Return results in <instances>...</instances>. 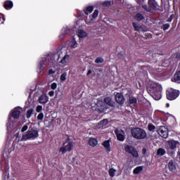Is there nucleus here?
Returning a JSON list of instances; mask_svg holds the SVG:
<instances>
[{
	"mask_svg": "<svg viewBox=\"0 0 180 180\" xmlns=\"http://www.w3.org/2000/svg\"><path fill=\"white\" fill-rule=\"evenodd\" d=\"M22 112V108L19 107H16L14 108L11 112L8 115V122L7 123V129L8 130L12 129L15 125V120L13 119H19L20 117V113Z\"/></svg>",
	"mask_w": 180,
	"mask_h": 180,
	"instance_id": "nucleus-1",
	"label": "nucleus"
},
{
	"mask_svg": "<svg viewBox=\"0 0 180 180\" xmlns=\"http://www.w3.org/2000/svg\"><path fill=\"white\" fill-rule=\"evenodd\" d=\"M150 92L152 94V97L155 101H160L161 99V92H162V86L161 84L155 82H152L150 84Z\"/></svg>",
	"mask_w": 180,
	"mask_h": 180,
	"instance_id": "nucleus-2",
	"label": "nucleus"
},
{
	"mask_svg": "<svg viewBox=\"0 0 180 180\" xmlns=\"http://www.w3.org/2000/svg\"><path fill=\"white\" fill-rule=\"evenodd\" d=\"M39 137V130L30 128L26 134H23L20 141H27V140H36Z\"/></svg>",
	"mask_w": 180,
	"mask_h": 180,
	"instance_id": "nucleus-3",
	"label": "nucleus"
},
{
	"mask_svg": "<svg viewBox=\"0 0 180 180\" xmlns=\"http://www.w3.org/2000/svg\"><path fill=\"white\" fill-rule=\"evenodd\" d=\"M131 133L132 137L136 140H143L147 137V133L141 128H133Z\"/></svg>",
	"mask_w": 180,
	"mask_h": 180,
	"instance_id": "nucleus-4",
	"label": "nucleus"
},
{
	"mask_svg": "<svg viewBox=\"0 0 180 180\" xmlns=\"http://www.w3.org/2000/svg\"><path fill=\"white\" fill-rule=\"evenodd\" d=\"M72 148H74V142L70 138H68L63 143V146L60 148L59 151L62 154H65L67 151H72Z\"/></svg>",
	"mask_w": 180,
	"mask_h": 180,
	"instance_id": "nucleus-5",
	"label": "nucleus"
},
{
	"mask_svg": "<svg viewBox=\"0 0 180 180\" xmlns=\"http://www.w3.org/2000/svg\"><path fill=\"white\" fill-rule=\"evenodd\" d=\"M1 169L3 172V180H11L9 178V163L6 160L1 162Z\"/></svg>",
	"mask_w": 180,
	"mask_h": 180,
	"instance_id": "nucleus-6",
	"label": "nucleus"
},
{
	"mask_svg": "<svg viewBox=\"0 0 180 180\" xmlns=\"http://www.w3.org/2000/svg\"><path fill=\"white\" fill-rule=\"evenodd\" d=\"M142 8L146 11V12H150V13H154L157 9H158V4L155 0H149L148 6L146 5L142 6Z\"/></svg>",
	"mask_w": 180,
	"mask_h": 180,
	"instance_id": "nucleus-7",
	"label": "nucleus"
},
{
	"mask_svg": "<svg viewBox=\"0 0 180 180\" xmlns=\"http://www.w3.org/2000/svg\"><path fill=\"white\" fill-rule=\"evenodd\" d=\"M167 99L169 101H174L178 96H179V91L175 90L174 89H168L166 91Z\"/></svg>",
	"mask_w": 180,
	"mask_h": 180,
	"instance_id": "nucleus-8",
	"label": "nucleus"
},
{
	"mask_svg": "<svg viewBox=\"0 0 180 180\" xmlns=\"http://www.w3.org/2000/svg\"><path fill=\"white\" fill-rule=\"evenodd\" d=\"M124 151L126 153H128V154L132 155V157H134V158H139V153L134 147L127 145L124 148Z\"/></svg>",
	"mask_w": 180,
	"mask_h": 180,
	"instance_id": "nucleus-9",
	"label": "nucleus"
},
{
	"mask_svg": "<svg viewBox=\"0 0 180 180\" xmlns=\"http://www.w3.org/2000/svg\"><path fill=\"white\" fill-rule=\"evenodd\" d=\"M158 134L163 139L168 137V129L165 127H160L158 129Z\"/></svg>",
	"mask_w": 180,
	"mask_h": 180,
	"instance_id": "nucleus-10",
	"label": "nucleus"
},
{
	"mask_svg": "<svg viewBox=\"0 0 180 180\" xmlns=\"http://www.w3.org/2000/svg\"><path fill=\"white\" fill-rule=\"evenodd\" d=\"M46 63H47V57H44L41 59L39 62V65L38 66V74L40 75L43 70H44V65H46Z\"/></svg>",
	"mask_w": 180,
	"mask_h": 180,
	"instance_id": "nucleus-11",
	"label": "nucleus"
},
{
	"mask_svg": "<svg viewBox=\"0 0 180 180\" xmlns=\"http://www.w3.org/2000/svg\"><path fill=\"white\" fill-rule=\"evenodd\" d=\"M115 133L117 136V140H119V141H124L126 136H124V131L123 130H115Z\"/></svg>",
	"mask_w": 180,
	"mask_h": 180,
	"instance_id": "nucleus-12",
	"label": "nucleus"
},
{
	"mask_svg": "<svg viewBox=\"0 0 180 180\" xmlns=\"http://www.w3.org/2000/svg\"><path fill=\"white\" fill-rule=\"evenodd\" d=\"M115 101L117 103H119L120 105H123V103H124V97L122 94L117 93L115 95Z\"/></svg>",
	"mask_w": 180,
	"mask_h": 180,
	"instance_id": "nucleus-13",
	"label": "nucleus"
},
{
	"mask_svg": "<svg viewBox=\"0 0 180 180\" xmlns=\"http://www.w3.org/2000/svg\"><path fill=\"white\" fill-rule=\"evenodd\" d=\"M168 168L171 172H176V163L174 160H170L168 163Z\"/></svg>",
	"mask_w": 180,
	"mask_h": 180,
	"instance_id": "nucleus-14",
	"label": "nucleus"
},
{
	"mask_svg": "<svg viewBox=\"0 0 180 180\" xmlns=\"http://www.w3.org/2000/svg\"><path fill=\"white\" fill-rule=\"evenodd\" d=\"M68 44L71 49H77L78 47V42L75 40V38H71L68 41Z\"/></svg>",
	"mask_w": 180,
	"mask_h": 180,
	"instance_id": "nucleus-15",
	"label": "nucleus"
},
{
	"mask_svg": "<svg viewBox=\"0 0 180 180\" xmlns=\"http://www.w3.org/2000/svg\"><path fill=\"white\" fill-rule=\"evenodd\" d=\"M77 36L79 39H85V37H88V33L84 30H78Z\"/></svg>",
	"mask_w": 180,
	"mask_h": 180,
	"instance_id": "nucleus-16",
	"label": "nucleus"
},
{
	"mask_svg": "<svg viewBox=\"0 0 180 180\" xmlns=\"http://www.w3.org/2000/svg\"><path fill=\"white\" fill-rule=\"evenodd\" d=\"M39 103L46 104L49 102V96L46 94H42L38 99Z\"/></svg>",
	"mask_w": 180,
	"mask_h": 180,
	"instance_id": "nucleus-17",
	"label": "nucleus"
},
{
	"mask_svg": "<svg viewBox=\"0 0 180 180\" xmlns=\"http://www.w3.org/2000/svg\"><path fill=\"white\" fill-rule=\"evenodd\" d=\"M68 33H70V28H68V27H63L62 30V34L60 36V40H63V39H64V36H65V34H68Z\"/></svg>",
	"mask_w": 180,
	"mask_h": 180,
	"instance_id": "nucleus-18",
	"label": "nucleus"
},
{
	"mask_svg": "<svg viewBox=\"0 0 180 180\" xmlns=\"http://www.w3.org/2000/svg\"><path fill=\"white\" fill-rule=\"evenodd\" d=\"M169 148L171 150H174L176 148V144H178V142L176 141L171 140L168 141Z\"/></svg>",
	"mask_w": 180,
	"mask_h": 180,
	"instance_id": "nucleus-19",
	"label": "nucleus"
},
{
	"mask_svg": "<svg viewBox=\"0 0 180 180\" xmlns=\"http://www.w3.org/2000/svg\"><path fill=\"white\" fill-rule=\"evenodd\" d=\"M103 146L107 153H110V142L109 141H105L103 142Z\"/></svg>",
	"mask_w": 180,
	"mask_h": 180,
	"instance_id": "nucleus-20",
	"label": "nucleus"
},
{
	"mask_svg": "<svg viewBox=\"0 0 180 180\" xmlns=\"http://www.w3.org/2000/svg\"><path fill=\"white\" fill-rule=\"evenodd\" d=\"M104 102L105 103H106V105H108V106L113 107V105H115V103L113 102V101H112V98L110 97L105 98L104 99Z\"/></svg>",
	"mask_w": 180,
	"mask_h": 180,
	"instance_id": "nucleus-21",
	"label": "nucleus"
},
{
	"mask_svg": "<svg viewBox=\"0 0 180 180\" xmlns=\"http://www.w3.org/2000/svg\"><path fill=\"white\" fill-rule=\"evenodd\" d=\"M89 144L91 147H96L98 146V141L96 139L91 138L89 141Z\"/></svg>",
	"mask_w": 180,
	"mask_h": 180,
	"instance_id": "nucleus-22",
	"label": "nucleus"
},
{
	"mask_svg": "<svg viewBox=\"0 0 180 180\" xmlns=\"http://www.w3.org/2000/svg\"><path fill=\"white\" fill-rule=\"evenodd\" d=\"M13 7V3L11 1H7L4 3V8L5 9L9 10L12 9Z\"/></svg>",
	"mask_w": 180,
	"mask_h": 180,
	"instance_id": "nucleus-23",
	"label": "nucleus"
},
{
	"mask_svg": "<svg viewBox=\"0 0 180 180\" xmlns=\"http://www.w3.org/2000/svg\"><path fill=\"white\" fill-rule=\"evenodd\" d=\"M174 82H177V84H180V70L176 72L174 76Z\"/></svg>",
	"mask_w": 180,
	"mask_h": 180,
	"instance_id": "nucleus-24",
	"label": "nucleus"
},
{
	"mask_svg": "<svg viewBox=\"0 0 180 180\" xmlns=\"http://www.w3.org/2000/svg\"><path fill=\"white\" fill-rule=\"evenodd\" d=\"M132 25L135 30H138L139 32H141V30H143V26L139 25V23L133 22Z\"/></svg>",
	"mask_w": 180,
	"mask_h": 180,
	"instance_id": "nucleus-25",
	"label": "nucleus"
},
{
	"mask_svg": "<svg viewBox=\"0 0 180 180\" xmlns=\"http://www.w3.org/2000/svg\"><path fill=\"white\" fill-rule=\"evenodd\" d=\"M92 11H94V7L88 6L84 9V13L86 15H89V13H92Z\"/></svg>",
	"mask_w": 180,
	"mask_h": 180,
	"instance_id": "nucleus-26",
	"label": "nucleus"
},
{
	"mask_svg": "<svg viewBox=\"0 0 180 180\" xmlns=\"http://www.w3.org/2000/svg\"><path fill=\"white\" fill-rule=\"evenodd\" d=\"M68 60H70V56L66 54L63 56V58L60 60V63L65 64L68 61Z\"/></svg>",
	"mask_w": 180,
	"mask_h": 180,
	"instance_id": "nucleus-27",
	"label": "nucleus"
},
{
	"mask_svg": "<svg viewBox=\"0 0 180 180\" xmlns=\"http://www.w3.org/2000/svg\"><path fill=\"white\" fill-rule=\"evenodd\" d=\"M108 174L111 178H113L116 175V169L110 168L108 171Z\"/></svg>",
	"mask_w": 180,
	"mask_h": 180,
	"instance_id": "nucleus-28",
	"label": "nucleus"
},
{
	"mask_svg": "<svg viewBox=\"0 0 180 180\" xmlns=\"http://www.w3.org/2000/svg\"><path fill=\"white\" fill-rule=\"evenodd\" d=\"M135 19L136 20H138V22H140L141 20H143V19H144V15H143V14L141 13H137L135 15Z\"/></svg>",
	"mask_w": 180,
	"mask_h": 180,
	"instance_id": "nucleus-29",
	"label": "nucleus"
},
{
	"mask_svg": "<svg viewBox=\"0 0 180 180\" xmlns=\"http://www.w3.org/2000/svg\"><path fill=\"white\" fill-rule=\"evenodd\" d=\"M141 171H143V167L139 166L134 169V174H140V172H141Z\"/></svg>",
	"mask_w": 180,
	"mask_h": 180,
	"instance_id": "nucleus-30",
	"label": "nucleus"
},
{
	"mask_svg": "<svg viewBox=\"0 0 180 180\" xmlns=\"http://www.w3.org/2000/svg\"><path fill=\"white\" fill-rule=\"evenodd\" d=\"M165 153H166L165 150L160 148L157 151V155L162 156V155H165Z\"/></svg>",
	"mask_w": 180,
	"mask_h": 180,
	"instance_id": "nucleus-31",
	"label": "nucleus"
},
{
	"mask_svg": "<svg viewBox=\"0 0 180 180\" xmlns=\"http://www.w3.org/2000/svg\"><path fill=\"white\" fill-rule=\"evenodd\" d=\"M108 120L104 119L98 123V126H101L102 127H103V126H106V124H108Z\"/></svg>",
	"mask_w": 180,
	"mask_h": 180,
	"instance_id": "nucleus-32",
	"label": "nucleus"
},
{
	"mask_svg": "<svg viewBox=\"0 0 180 180\" xmlns=\"http://www.w3.org/2000/svg\"><path fill=\"white\" fill-rule=\"evenodd\" d=\"M32 115H33V109H29L27 112V119H30L32 117Z\"/></svg>",
	"mask_w": 180,
	"mask_h": 180,
	"instance_id": "nucleus-33",
	"label": "nucleus"
},
{
	"mask_svg": "<svg viewBox=\"0 0 180 180\" xmlns=\"http://www.w3.org/2000/svg\"><path fill=\"white\" fill-rule=\"evenodd\" d=\"M129 103L133 104V103H137V98H136L135 97H129Z\"/></svg>",
	"mask_w": 180,
	"mask_h": 180,
	"instance_id": "nucleus-34",
	"label": "nucleus"
},
{
	"mask_svg": "<svg viewBox=\"0 0 180 180\" xmlns=\"http://www.w3.org/2000/svg\"><path fill=\"white\" fill-rule=\"evenodd\" d=\"M95 63L96 64H101L103 63V58L98 57L95 60Z\"/></svg>",
	"mask_w": 180,
	"mask_h": 180,
	"instance_id": "nucleus-35",
	"label": "nucleus"
},
{
	"mask_svg": "<svg viewBox=\"0 0 180 180\" xmlns=\"http://www.w3.org/2000/svg\"><path fill=\"white\" fill-rule=\"evenodd\" d=\"M67 79V73H63L60 76V81L64 82Z\"/></svg>",
	"mask_w": 180,
	"mask_h": 180,
	"instance_id": "nucleus-36",
	"label": "nucleus"
},
{
	"mask_svg": "<svg viewBox=\"0 0 180 180\" xmlns=\"http://www.w3.org/2000/svg\"><path fill=\"white\" fill-rule=\"evenodd\" d=\"M103 6H110L112 5V1H105L102 3Z\"/></svg>",
	"mask_w": 180,
	"mask_h": 180,
	"instance_id": "nucleus-37",
	"label": "nucleus"
},
{
	"mask_svg": "<svg viewBox=\"0 0 180 180\" xmlns=\"http://www.w3.org/2000/svg\"><path fill=\"white\" fill-rule=\"evenodd\" d=\"M37 120H43V119H44V114H43V112H40L37 117Z\"/></svg>",
	"mask_w": 180,
	"mask_h": 180,
	"instance_id": "nucleus-38",
	"label": "nucleus"
},
{
	"mask_svg": "<svg viewBox=\"0 0 180 180\" xmlns=\"http://www.w3.org/2000/svg\"><path fill=\"white\" fill-rule=\"evenodd\" d=\"M148 129L149 131H154L155 130V126H154L153 124H149L148 126Z\"/></svg>",
	"mask_w": 180,
	"mask_h": 180,
	"instance_id": "nucleus-39",
	"label": "nucleus"
},
{
	"mask_svg": "<svg viewBox=\"0 0 180 180\" xmlns=\"http://www.w3.org/2000/svg\"><path fill=\"white\" fill-rule=\"evenodd\" d=\"M98 14H99V11H98V10L94 11V12L92 15L93 19H96V18H98Z\"/></svg>",
	"mask_w": 180,
	"mask_h": 180,
	"instance_id": "nucleus-40",
	"label": "nucleus"
},
{
	"mask_svg": "<svg viewBox=\"0 0 180 180\" xmlns=\"http://www.w3.org/2000/svg\"><path fill=\"white\" fill-rule=\"evenodd\" d=\"M27 129H29V127L27 125H24L21 129L22 133H25Z\"/></svg>",
	"mask_w": 180,
	"mask_h": 180,
	"instance_id": "nucleus-41",
	"label": "nucleus"
},
{
	"mask_svg": "<svg viewBox=\"0 0 180 180\" xmlns=\"http://www.w3.org/2000/svg\"><path fill=\"white\" fill-rule=\"evenodd\" d=\"M57 56H58V58H60V57H63V51L59 49L57 51Z\"/></svg>",
	"mask_w": 180,
	"mask_h": 180,
	"instance_id": "nucleus-42",
	"label": "nucleus"
},
{
	"mask_svg": "<svg viewBox=\"0 0 180 180\" xmlns=\"http://www.w3.org/2000/svg\"><path fill=\"white\" fill-rule=\"evenodd\" d=\"M43 110V106L41 105H38L37 107V112H38V113H40V112H41V110Z\"/></svg>",
	"mask_w": 180,
	"mask_h": 180,
	"instance_id": "nucleus-43",
	"label": "nucleus"
},
{
	"mask_svg": "<svg viewBox=\"0 0 180 180\" xmlns=\"http://www.w3.org/2000/svg\"><path fill=\"white\" fill-rule=\"evenodd\" d=\"M169 29V24H165L163 25V30H168Z\"/></svg>",
	"mask_w": 180,
	"mask_h": 180,
	"instance_id": "nucleus-44",
	"label": "nucleus"
},
{
	"mask_svg": "<svg viewBox=\"0 0 180 180\" xmlns=\"http://www.w3.org/2000/svg\"><path fill=\"white\" fill-rule=\"evenodd\" d=\"M51 89H57V83H52L51 85Z\"/></svg>",
	"mask_w": 180,
	"mask_h": 180,
	"instance_id": "nucleus-45",
	"label": "nucleus"
},
{
	"mask_svg": "<svg viewBox=\"0 0 180 180\" xmlns=\"http://www.w3.org/2000/svg\"><path fill=\"white\" fill-rule=\"evenodd\" d=\"M172 19H174V15H172L168 19L167 22H172Z\"/></svg>",
	"mask_w": 180,
	"mask_h": 180,
	"instance_id": "nucleus-46",
	"label": "nucleus"
},
{
	"mask_svg": "<svg viewBox=\"0 0 180 180\" xmlns=\"http://www.w3.org/2000/svg\"><path fill=\"white\" fill-rule=\"evenodd\" d=\"M49 96H54V91H49Z\"/></svg>",
	"mask_w": 180,
	"mask_h": 180,
	"instance_id": "nucleus-47",
	"label": "nucleus"
},
{
	"mask_svg": "<svg viewBox=\"0 0 180 180\" xmlns=\"http://www.w3.org/2000/svg\"><path fill=\"white\" fill-rule=\"evenodd\" d=\"M136 1L137 4H143V1L144 0H136Z\"/></svg>",
	"mask_w": 180,
	"mask_h": 180,
	"instance_id": "nucleus-48",
	"label": "nucleus"
},
{
	"mask_svg": "<svg viewBox=\"0 0 180 180\" xmlns=\"http://www.w3.org/2000/svg\"><path fill=\"white\" fill-rule=\"evenodd\" d=\"M91 74H92V70H89L87 72V75H91Z\"/></svg>",
	"mask_w": 180,
	"mask_h": 180,
	"instance_id": "nucleus-49",
	"label": "nucleus"
},
{
	"mask_svg": "<svg viewBox=\"0 0 180 180\" xmlns=\"http://www.w3.org/2000/svg\"><path fill=\"white\" fill-rule=\"evenodd\" d=\"M0 22H1V23H4V22H5V18H1L0 20Z\"/></svg>",
	"mask_w": 180,
	"mask_h": 180,
	"instance_id": "nucleus-50",
	"label": "nucleus"
},
{
	"mask_svg": "<svg viewBox=\"0 0 180 180\" xmlns=\"http://www.w3.org/2000/svg\"><path fill=\"white\" fill-rule=\"evenodd\" d=\"M146 149H143V150H142V154H146Z\"/></svg>",
	"mask_w": 180,
	"mask_h": 180,
	"instance_id": "nucleus-51",
	"label": "nucleus"
},
{
	"mask_svg": "<svg viewBox=\"0 0 180 180\" xmlns=\"http://www.w3.org/2000/svg\"><path fill=\"white\" fill-rule=\"evenodd\" d=\"M166 107H167V108H169V103H167V104H166Z\"/></svg>",
	"mask_w": 180,
	"mask_h": 180,
	"instance_id": "nucleus-52",
	"label": "nucleus"
},
{
	"mask_svg": "<svg viewBox=\"0 0 180 180\" xmlns=\"http://www.w3.org/2000/svg\"><path fill=\"white\" fill-rule=\"evenodd\" d=\"M86 23H91V21L88 22V21H86Z\"/></svg>",
	"mask_w": 180,
	"mask_h": 180,
	"instance_id": "nucleus-53",
	"label": "nucleus"
},
{
	"mask_svg": "<svg viewBox=\"0 0 180 180\" xmlns=\"http://www.w3.org/2000/svg\"><path fill=\"white\" fill-rule=\"evenodd\" d=\"M2 18L0 17V20H1Z\"/></svg>",
	"mask_w": 180,
	"mask_h": 180,
	"instance_id": "nucleus-54",
	"label": "nucleus"
}]
</instances>
